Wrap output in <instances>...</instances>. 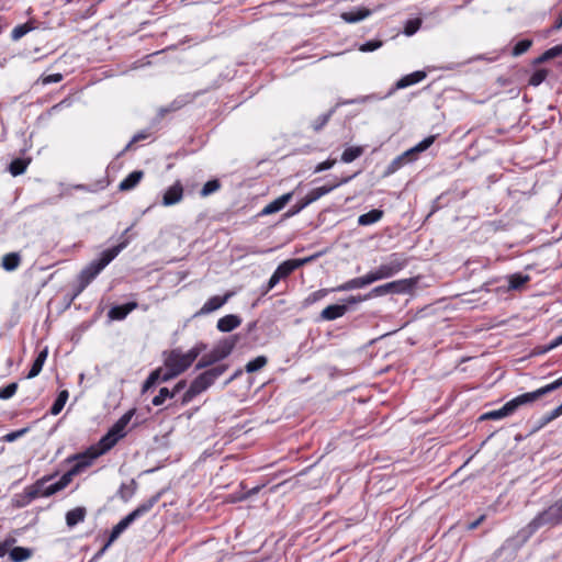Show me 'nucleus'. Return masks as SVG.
Segmentation results:
<instances>
[{
    "instance_id": "nucleus-5",
    "label": "nucleus",
    "mask_w": 562,
    "mask_h": 562,
    "mask_svg": "<svg viewBox=\"0 0 562 562\" xmlns=\"http://www.w3.org/2000/svg\"><path fill=\"white\" fill-rule=\"evenodd\" d=\"M135 414V408L127 411L123 414L108 432L99 440L98 451L94 456H100L111 450L120 439L126 436V427Z\"/></svg>"
},
{
    "instance_id": "nucleus-18",
    "label": "nucleus",
    "mask_w": 562,
    "mask_h": 562,
    "mask_svg": "<svg viewBox=\"0 0 562 562\" xmlns=\"http://www.w3.org/2000/svg\"><path fill=\"white\" fill-rule=\"evenodd\" d=\"M292 195H293L292 192H289V193H285L281 196H279L278 199L273 200L272 202H270L262 209V211L260 212V215H270V214L279 212L292 199Z\"/></svg>"
},
{
    "instance_id": "nucleus-60",
    "label": "nucleus",
    "mask_w": 562,
    "mask_h": 562,
    "mask_svg": "<svg viewBox=\"0 0 562 562\" xmlns=\"http://www.w3.org/2000/svg\"><path fill=\"white\" fill-rule=\"evenodd\" d=\"M206 344L199 342L194 347H192L188 352L190 355H194V360L206 349Z\"/></svg>"
},
{
    "instance_id": "nucleus-22",
    "label": "nucleus",
    "mask_w": 562,
    "mask_h": 562,
    "mask_svg": "<svg viewBox=\"0 0 562 562\" xmlns=\"http://www.w3.org/2000/svg\"><path fill=\"white\" fill-rule=\"evenodd\" d=\"M48 356V349L45 347L42 351L38 352L37 357L35 358L26 378L33 379L40 374V372L43 369V366L47 359Z\"/></svg>"
},
{
    "instance_id": "nucleus-13",
    "label": "nucleus",
    "mask_w": 562,
    "mask_h": 562,
    "mask_svg": "<svg viewBox=\"0 0 562 562\" xmlns=\"http://www.w3.org/2000/svg\"><path fill=\"white\" fill-rule=\"evenodd\" d=\"M183 198V187L180 181H176L169 187L162 195V205L171 206L179 203Z\"/></svg>"
},
{
    "instance_id": "nucleus-1",
    "label": "nucleus",
    "mask_w": 562,
    "mask_h": 562,
    "mask_svg": "<svg viewBox=\"0 0 562 562\" xmlns=\"http://www.w3.org/2000/svg\"><path fill=\"white\" fill-rule=\"evenodd\" d=\"M126 246L127 240L125 239L119 245L102 251L98 260H93L85 267L78 276V284L74 290L70 301L72 302Z\"/></svg>"
},
{
    "instance_id": "nucleus-3",
    "label": "nucleus",
    "mask_w": 562,
    "mask_h": 562,
    "mask_svg": "<svg viewBox=\"0 0 562 562\" xmlns=\"http://www.w3.org/2000/svg\"><path fill=\"white\" fill-rule=\"evenodd\" d=\"M227 364H220L200 373L191 382L189 389L180 398V405H188L194 397L205 392L210 386L214 384L216 379H218L227 370Z\"/></svg>"
},
{
    "instance_id": "nucleus-46",
    "label": "nucleus",
    "mask_w": 562,
    "mask_h": 562,
    "mask_svg": "<svg viewBox=\"0 0 562 562\" xmlns=\"http://www.w3.org/2000/svg\"><path fill=\"white\" fill-rule=\"evenodd\" d=\"M167 398H173V393L168 387H161L159 393L153 398L154 406H160Z\"/></svg>"
},
{
    "instance_id": "nucleus-40",
    "label": "nucleus",
    "mask_w": 562,
    "mask_h": 562,
    "mask_svg": "<svg viewBox=\"0 0 562 562\" xmlns=\"http://www.w3.org/2000/svg\"><path fill=\"white\" fill-rule=\"evenodd\" d=\"M562 415V404L559 405L558 407H555L553 411H551L550 413L543 415L540 419H539V425L537 427V429H541L542 427H544L546 425H548L549 423H551L552 420L557 419L558 417H560Z\"/></svg>"
},
{
    "instance_id": "nucleus-55",
    "label": "nucleus",
    "mask_w": 562,
    "mask_h": 562,
    "mask_svg": "<svg viewBox=\"0 0 562 562\" xmlns=\"http://www.w3.org/2000/svg\"><path fill=\"white\" fill-rule=\"evenodd\" d=\"M382 46V41H368L360 46L361 52H373Z\"/></svg>"
},
{
    "instance_id": "nucleus-38",
    "label": "nucleus",
    "mask_w": 562,
    "mask_h": 562,
    "mask_svg": "<svg viewBox=\"0 0 562 562\" xmlns=\"http://www.w3.org/2000/svg\"><path fill=\"white\" fill-rule=\"evenodd\" d=\"M268 362L266 356H258L255 359L250 360L246 366L245 370L248 373L257 372L262 369Z\"/></svg>"
},
{
    "instance_id": "nucleus-44",
    "label": "nucleus",
    "mask_w": 562,
    "mask_h": 562,
    "mask_svg": "<svg viewBox=\"0 0 562 562\" xmlns=\"http://www.w3.org/2000/svg\"><path fill=\"white\" fill-rule=\"evenodd\" d=\"M161 368L154 370L143 384L142 393H146L151 386H154L160 379Z\"/></svg>"
},
{
    "instance_id": "nucleus-52",
    "label": "nucleus",
    "mask_w": 562,
    "mask_h": 562,
    "mask_svg": "<svg viewBox=\"0 0 562 562\" xmlns=\"http://www.w3.org/2000/svg\"><path fill=\"white\" fill-rule=\"evenodd\" d=\"M125 530L123 525L117 522L111 530V533L109 536V539L105 543V547H110L119 537L120 535Z\"/></svg>"
},
{
    "instance_id": "nucleus-23",
    "label": "nucleus",
    "mask_w": 562,
    "mask_h": 562,
    "mask_svg": "<svg viewBox=\"0 0 562 562\" xmlns=\"http://www.w3.org/2000/svg\"><path fill=\"white\" fill-rule=\"evenodd\" d=\"M87 515V510L85 507H76L66 514V524L68 527L72 528L77 524L85 520Z\"/></svg>"
},
{
    "instance_id": "nucleus-24",
    "label": "nucleus",
    "mask_w": 562,
    "mask_h": 562,
    "mask_svg": "<svg viewBox=\"0 0 562 562\" xmlns=\"http://www.w3.org/2000/svg\"><path fill=\"white\" fill-rule=\"evenodd\" d=\"M512 414H514V411L512 409V406L507 402L501 408L483 414L481 416V419L482 420H485V419L496 420V419H502L507 416H510Z\"/></svg>"
},
{
    "instance_id": "nucleus-59",
    "label": "nucleus",
    "mask_w": 562,
    "mask_h": 562,
    "mask_svg": "<svg viewBox=\"0 0 562 562\" xmlns=\"http://www.w3.org/2000/svg\"><path fill=\"white\" fill-rule=\"evenodd\" d=\"M27 431V428H22L20 430H16V431H12V432H9L7 434L3 439L4 441L7 442H12L14 440H16L18 438H20L21 436H23L25 432Z\"/></svg>"
},
{
    "instance_id": "nucleus-31",
    "label": "nucleus",
    "mask_w": 562,
    "mask_h": 562,
    "mask_svg": "<svg viewBox=\"0 0 562 562\" xmlns=\"http://www.w3.org/2000/svg\"><path fill=\"white\" fill-rule=\"evenodd\" d=\"M370 15V10L359 9L357 11H348L341 14V19L347 23H356L362 21Z\"/></svg>"
},
{
    "instance_id": "nucleus-43",
    "label": "nucleus",
    "mask_w": 562,
    "mask_h": 562,
    "mask_svg": "<svg viewBox=\"0 0 562 562\" xmlns=\"http://www.w3.org/2000/svg\"><path fill=\"white\" fill-rule=\"evenodd\" d=\"M161 368L154 370L143 384L142 393H146L151 386H154L160 379Z\"/></svg>"
},
{
    "instance_id": "nucleus-53",
    "label": "nucleus",
    "mask_w": 562,
    "mask_h": 562,
    "mask_svg": "<svg viewBox=\"0 0 562 562\" xmlns=\"http://www.w3.org/2000/svg\"><path fill=\"white\" fill-rule=\"evenodd\" d=\"M131 485H132L131 487L127 486L126 484L121 485L119 494L122 499L127 501L134 494V492H135V481L134 480L132 481Z\"/></svg>"
},
{
    "instance_id": "nucleus-19",
    "label": "nucleus",
    "mask_w": 562,
    "mask_h": 562,
    "mask_svg": "<svg viewBox=\"0 0 562 562\" xmlns=\"http://www.w3.org/2000/svg\"><path fill=\"white\" fill-rule=\"evenodd\" d=\"M241 324V318L235 314H228L220 318L216 328L222 333H229Z\"/></svg>"
},
{
    "instance_id": "nucleus-30",
    "label": "nucleus",
    "mask_w": 562,
    "mask_h": 562,
    "mask_svg": "<svg viewBox=\"0 0 562 562\" xmlns=\"http://www.w3.org/2000/svg\"><path fill=\"white\" fill-rule=\"evenodd\" d=\"M160 495V493L153 495L149 499L137 506L132 513L135 515L136 518H139L140 516L145 515L158 503Z\"/></svg>"
},
{
    "instance_id": "nucleus-20",
    "label": "nucleus",
    "mask_w": 562,
    "mask_h": 562,
    "mask_svg": "<svg viewBox=\"0 0 562 562\" xmlns=\"http://www.w3.org/2000/svg\"><path fill=\"white\" fill-rule=\"evenodd\" d=\"M144 177V171L135 170L131 172L124 180L119 184V189L121 191H130L133 190Z\"/></svg>"
},
{
    "instance_id": "nucleus-47",
    "label": "nucleus",
    "mask_w": 562,
    "mask_h": 562,
    "mask_svg": "<svg viewBox=\"0 0 562 562\" xmlns=\"http://www.w3.org/2000/svg\"><path fill=\"white\" fill-rule=\"evenodd\" d=\"M548 76L547 69H537L531 77L529 78V85L533 87H538L541 85Z\"/></svg>"
},
{
    "instance_id": "nucleus-36",
    "label": "nucleus",
    "mask_w": 562,
    "mask_h": 562,
    "mask_svg": "<svg viewBox=\"0 0 562 562\" xmlns=\"http://www.w3.org/2000/svg\"><path fill=\"white\" fill-rule=\"evenodd\" d=\"M362 154L363 148L361 146L348 147L344 150L341 160L346 164H349L359 158Z\"/></svg>"
},
{
    "instance_id": "nucleus-33",
    "label": "nucleus",
    "mask_w": 562,
    "mask_h": 562,
    "mask_svg": "<svg viewBox=\"0 0 562 562\" xmlns=\"http://www.w3.org/2000/svg\"><path fill=\"white\" fill-rule=\"evenodd\" d=\"M29 164L30 159L15 158L10 162L8 169L12 176L16 177L25 172Z\"/></svg>"
},
{
    "instance_id": "nucleus-14",
    "label": "nucleus",
    "mask_w": 562,
    "mask_h": 562,
    "mask_svg": "<svg viewBox=\"0 0 562 562\" xmlns=\"http://www.w3.org/2000/svg\"><path fill=\"white\" fill-rule=\"evenodd\" d=\"M136 302H128L123 305L112 306L108 312V317L112 321H123L132 311L136 310Z\"/></svg>"
},
{
    "instance_id": "nucleus-26",
    "label": "nucleus",
    "mask_w": 562,
    "mask_h": 562,
    "mask_svg": "<svg viewBox=\"0 0 562 562\" xmlns=\"http://www.w3.org/2000/svg\"><path fill=\"white\" fill-rule=\"evenodd\" d=\"M383 214L384 213L382 210L373 209V210L369 211L368 213L361 214L358 217V224L361 226H368V225L374 224L383 217Z\"/></svg>"
},
{
    "instance_id": "nucleus-63",
    "label": "nucleus",
    "mask_w": 562,
    "mask_h": 562,
    "mask_svg": "<svg viewBox=\"0 0 562 562\" xmlns=\"http://www.w3.org/2000/svg\"><path fill=\"white\" fill-rule=\"evenodd\" d=\"M335 162H336V160H330V159L323 161L316 166L315 172H322L324 170H328L335 165Z\"/></svg>"
},
{
    "instance_id": "nucleus-7",
    "label": "nucleus",
    "mask_w": 562,
    "mask_h": 562,
    "mask_svg": "<svg viewBox=\"0 0 562 562\" xmlns=\"http://www.w3.org/2000/svg\"><path fill=\"white\" fill-rule=\"evenodd\" d=\"M194 362V355L189 352L183 353L180 349H172L165 352L164 364L166 369L173 370L176 373L181 374L191 367Z\"/></svg>"
},
{
    "instance_id": "nucleus-12",
    "label": "nucleus",
    "mask_w": 562,
    "mask_h": 562,
    "mask_svg": "<svg viewBox=\"0 0 562 562\" xmlns=\"http://www.w3.org/2000/svg\"><path fill=\"white\" fill-rule=\"evenodd\" d=\"M314 259V256L300 258V259H289L283 261L278 266L274 272L281 278H288L295 269L304 266L307 262H311Z\"/></svg>"
},
{
    "instance_id": "nucleus-16",
    "label": "nucleus",
    "mask_w": 562,
    "mask_h": 562,
    "mask_svg": "<svg viewBox=\"0 0 562 562\" xmlns=\"http://www.w3.org/2000/svg\"><path fill=\"white\" fill-rule=\"evenodd\" d=\"M349 311L347 304H333L328 305L321 312V319L335 321L342 317Z\"/></svg>"
},
{
    "instance_id": "nucleus-2",
    "label": "nucleus",
    "mask_w": 562,
    "mask_h": 562,
    "mask_svg": "<svg viewBox=\"0 0 562 562\" xmlns=\"http://www.w3.org/2000/svg\"><path fill=\"white\" fill-rule=\"evenodd\" d=\"M562 524V497L540 512L527 526L518 531V537L526 541L542 528H552Z\"/></svg>"
},
{
    "instance_id": "nucleus-62",
    "label": "nucleus",
    "mask_w": 562,
    "mask_h": 562,
    "mask_svg": "<svg viewBox=\"0 0 562 562\" xmlns=\"http://www.w3.org/2000/svg\"><path fill=\"white\" fill-rule=\"evenodd\" d=\"M178 375H179V374H178V373H176L173 370L167 369L166 371H164V370L161 369V374H160V379H159V381H161V382H167V381H169V380H171V379H173V378H176V376H178Z\"/></svg>"
},
{
    "instance_id": "nucleus-42",
    "label": "nucleus",
    "mask_w": 562,
    "mask_h": 562,
    "mask_svg": "<svg viewBox=\"0 0 562 562\" xmlns=\"http://www.w3.org/2000/svg\"><path fill=\"white\" fill-rule=\"evenodd\" d=\"M328 289H321L313 293H311L308 296H306L303 301V306L307 307L313 305L314 303L318 302L319 300L324 299L328 294Z\"/></svg>"
},
{
    "instance_id": "nucleus-34",
    "label": "nucleus",
    "mask_w": 562,
    "mask_h": 562,
    "mask_svg": "<svg viewBox=\"0 0 562 562\" xmlns=\"http://www.w3.org/2000/svg\"><path fill=\"white\" fill-rule=\"evenodd\" d=\"M35 29V25L32 21H29L24 24L16 25L11 33V38L13 41H19L24 35H26L29 32L33 31Z\"/></svg>"
},
{
    "instance_id": "nucleus-57",
    "label": "nucleus",
    "mask_w": 562,
    "mask_h": 562,
    "mask_svg": "<svg viewBox=\"0 0 562 562\" xmlns=\"http://www.w3.org/2000/svg\"><path fill=\"white\" fill-rule=\"evenodd\" d=\"M61 80H63V75L61 74H52V75H47V76H42L41 77V82L44 86L50 85V83H56V82H59Z\"/></svg>"
},
{
    "instance_id": "nucleus-27",
    "label": "nucleus",
    "mask_w": 562,
    "mask_h": 562,
    "mask_svg": "<svg viewBox=\"0 0 562 562\" xmlns=\"http://www.w3.org/2000/svg\"><path fill=\"white\" fill-rule=\"evenodd\" d=\"M414 157L408 154L406 150L402 155L397 156L395 159L391 161V164L387 166L385 175H391L397 171L401 167H403L406 162L413 161Z\"/></svg>"
},
{
    "instance_id": "nucleus-4",
    "label": "nucleus",
    "mask_w": 562,
    "mask_h": 562,
    "mask_svg": "<svg viewBox=\"0 0 562 562\" xmlns=\"http://www.w3.org/2000/svg\"><path fill=\"white\" fill-rule=\"evenodd\" d=\"M86 463H77L75 464L68 472H66L57 482L47 484L53 475H45L42 479L37 480L32 485L26 486L29 491L35 492V499L38 497H48L57 492L64 490L72 480V476L78 474L82 467Z\"/></svg>"
},
{
    "instance_id": "nucleus-15",
    "label": "nucleus",
    "mask_w": 562,
    "mask_h": 562,
    "mask_svg": "<svg viewBox=\"0 0 562 562\" xmlns=\"http://www.w3.org/2000/svg\"><path fill=\"white\" fill-rule=\"evenodd\" d=\"M541 397L542 396L539 390H536L533 392L524 393L514 397L513 400L508 401V404L512 406V409L515 413L519 407L524 405H529Z\"/></svg>"
},
{
    "instance_id": "nucleus-48",
    "label": "nucleus",
    "mask_w": 562,
    "mask_h": 562,
    "mask_svg": "<svg viewBox=\"0 0 562 562\" xmlns=\"http://www.w3.org/2000/svg\"><path fill=\"white\" fill-rule=\"evenodd\" d=\"M220 188H221V183H220V181H218L217 179L210 180V181H207V182L203 186V188H202V190H201L200 194H201L202 196H207V195H210V194H212V193L216 192Z\"/></svg>"
},
{
    "instance_id": "nucleus-28",
    "label": "nucleus",
    "mask_w": 562,
    "mask_h": 562,
    "mask_svg": "<svg viewBox=\"0 0 562 562\" xmlns=\"http://www.w3.org/2000/svg\"><path fill=\"white\" fill-rule=\"evenodd\" d=\"M35 499V492L29 491L27 487L20 494H15L13 497V505L18 508L27 506L32 501Z\"/></svg>"
},
{
    "instance_id": "nucleus-8",
    "label": "nucleus",
    "mask_w": 562,
    "mask_h": 562,
    "mask_svg": "<svg viewBox=\"0 0 562 562\" xmlns=\"http://www.w3.org/2000/svg\"><path fill=\"white\" fill-rule=\"evenodd\" d=\"M415 285V281L413 279H402L397 281H392L372 289L366 297H375L382 296L389 293H407Z\"/></svg>"
},
{
    "instance_id": "nucleus-35",
    "label": "nucleus",
    "mask_w": 562,
    "mask_h": 562,
    "mask_svg": "<svg viewBox=\"0 0 562 562\" xmlns=\"http://www.w3.org/2000/svg\"><path fill=\"white\" fill-rule=\"evenodd\" d=\"M435 138L436 137L434 135L426 137L422 142H419L416 146H414L413 148L408 149L407 150L408 154L412 156V158L414 157V160H415L417 154H419L422 151H425L427 148H429L434 144Z\"/></svg>"
},
{
    "instance_id": "nucleus-37",
    "label": "nucleus",
    "mask_w": 562,
    "mask_h": 562,
    "mask_svg": "<svg viewBox=\"0 0 562 562\" xmlns=\"http://www.w3.org/2000/svg\"><path fill=\"white\" fill-rule=\"evenodd\" d=\"M68 391L64 390L59 392L57 398L54 401L52 407H50V414L52 415H58L61 409L64 408L67 400H68Z\"/></svg>"
},
{
    "instance_id": "nucleus-9",
    "label": "nucleus",
    "mask_w": 562,
    "mask_h": 562,
    "mask_svg": "<svg viewBox=\"0 0 562 562\" xmlns=\"http://www.w3.org/2000/svg\"><path fill=\"white\" fill-rule=\"evenodd\" d=\"M407 263L408 260L404 255L394 252L390 255L387 261L382 263L378 269L382 278L387 279L402 271Z\"/></svg>"
},
{
    "instance_id": "nucleus-29",
    "label": "nucleus",
    "mask_w": 562,
    "mask_h": 562,
    "mask_svg": "<svg viewBox=\"0 0 562 562\" xmlns=\"http://www.w3.org/2000/svg\"><path fill=\"white\" fill-rule=\"evenodd\" d=\"M160 495V493L153 495L149 499L137 506L132 513L135 515L136 518H139L140 516L145 515L158 503Z\"/></svg>"
},
{
    "instance_id": "nucleus-10",
    "label": "nucleus",
    "mask_w": 562,
    "mask_h": 562,
    "mask_svg": "<svg viewBox=\"0 0 562 562\" xmlns=\"http://www.w3.org/2000/svg\"><path fill=\"white\" fill-rule=\"evenodd\" d=\"M355 177L353 176H349V177H346V178H341L340 180L338 181H335V182H331V183H326L322 187H318V188H314L312 189L305 196L307 199V202H315L317 201L318 199H321L323 195L329 193L330 191H333L335 188L339 187L340 184H344V183H347L348 181H350L352 178Z\"/></svg>"
},
{
    "instance_id": "nucleus-11",
    "label": "nucleus",
    "mask_w": 562,
    "mask_h": 562,
    "mask_svg": "<svg viewBox=\"0 0 562 562\" xmlns=\"http://www.w3.org/2000/svg\"><path fill=\"white\" fill-rule=\"evenodd\" d=\"M233 295L232 292H227L223 296L215 295L210 297L203 306L194 314V317L207 315L212 312L220 310Z\"/></svg>"
},
{
    "instance_id": "nucleus-45",
    "label": "nucleus",
    "mask_w": 562,
    "mask_h": 562,
    "mask_svg": "<svg viewBox=\"0 0 562 562\" xmlns=\"http://www.w3.org/2000/svg\"><path fill=\"white\" fill-rule=\"evenodd\" d=\"M532 45V41L529 38L521 40L516 43L513 47L512 55L517 57L525 54Z\"/></svg>"
},
{
    "instance_id": "nucleus-39",
    "label": "nucleus",
    "mask_w": 562,
    "mask_h": 562,
    "mask_svg": "<svg viewBox=\"0 0 562 562\" xmlns=\"http://www.w3.org/2000/svg\"><path fill=\"white\" fill-rule=\"evenodd\" d=\"M364 286H367V285L363 281V278L359 277V278L351 279V280L345 282L344 284H340L339 286L334 289V291H349V290H353V289H361Z\"/></svg>"
},
{
    "instance_id": "nucleus-64",
    "label": "nucleus",
    "mask_w": 562,
    "mask_h": 562,
    "mask_svg": "<svg viewBox=\"0 0 562 562\" xmlns=\"http://www.w3.org/2000/svg\"><path fill=\"white\" fill-rule=\"evenodd\" d=\"M137 518L135 515L131 512L128 515H126L123 519H121L119 522L123 525L125 529L130 527L132 522H134Z\"/></svg>"
},
{
    "instance_id": "nucleus-6",
    "label": "nucleus",
    "mask_w": 562,
    "mask_h": 562,
    "mask_svg": "<svg viewBox=\"0 0 562 562\" xmlns=\"http://www.w3.org/2000/svg\"><path fill=\"white\" fill-rule=\"evenodd\" d=\"M238 339L239 338L237 335L221 339L209 353H205L200 358L195 364V370L209 368L214 363L227 358L236 347Z\"/></svg>"
},
{
    "instance_id": "nucleus-50",
    "label": "nucleus",
    "mask_w": 562,
    "mask_h": 562,
    "mask_svg": "<svg viewBox=\"0 0 562 562\" xmlns=\"http://www.w3.org/2000/svg\"><path fill=\"white\" fill-rule=\"evenodd\" d=\"M311 204V202H307V199L306 196H304L303 199H301L294 206H292L291 210H289L284 216L286 217H290L292 215H295L297 213H300L303 209H305L306 206H308Z\"/></svg>"
},
{
    "instance_id": "nucleus-54",
    "label": "nucleus",
    "mask_w": 562,
    "mask_h": 562,
    "mask_svg": "<svg viewBox=\"0 0 562 562\" xmlns=\"http://www.w3.org/2000/svg\"><path fill=\"white\" fill-rule=\"evenodd\" d=\"M16 542L15 538L9 537L0 542V558L9 553L11 547Z\"/></svg>"
},
{
    "instance_id": "nucleus-21",
    "label": "nucleus",
    "mask_w": 562,
    "mask_h": 562,
    "mask_svg": "<svg viewBox=\"0 0 562 562\" xmlns=\"http://www.w3.org/2000/svg\"><path fill=\"white\" fill-rule=\"evenodd\" d=\"M426 78L425 71H414L409 75L402 77L395 85L396 89H404L412 85L418 83Z\"/></svg>"
},
{
    "instance_id": "nucleus-17",
    "label": "nucleus",
    "mask_w": 562,
    "mask_h": 562,
    "mask_svg": "<svg viewBox=\"0 0 562 562\" xmlns=\"http://www.w3.org/2000/svg\"><path fill=\"white\" fill-rule=\"evenodd\" d=\"M358 102V100H344V101H339L334 108H331L327 113L325 114H322L319 115L312 124V127L315 132H319L323 130V127L328 123V121L330 120V117L334 115V113L336 112V110L340 106V105H345V104H351V103H356Z\"/></svg>"
},
{
    "instance_id": "nucleus-41",
    "label": "nucleus",
    "mask_w": 562,
    "mask_h": 562,
    "mask_svg": "<svg viewBox=\"0 0 562 562\" xmlns=\"http://www.w3.org/2000/svg\"><path fill=\"white\" fill-rule=\"evenodd\" d=\"M530 280V277L522 273H515L509 277V288L518 290Z\"/></svg>"
},
{
    "instance_id": "nucleus-32",
    "label": "nucleus",
    "mask_w": 562,
    "mask_h": 562,
    "mask_svg": "<svg viewBox=\"0 0 562 562\" xmlns=\"http://www.w3.org/2000/svg\"><path fill=\"white\" fill-rule=\"evenodd\" d=\"M21 263V256L18 252H9L2 257V267L7 271H14Z\"/></svg>"
},
{
    "instance_id": "nucleus-56",
    "label": "nucleus",
    "mask_w": 562,
    "mask_h": 562,
    "mask_svg": "<svg viewBox=\"0 0 562 562\" xmlns=\"http://www.w3.org/2000/svg\"><path fill=\"white\" fill-rule=\"evenodd\" d=\"M362 278H363L366 285H369L375 281L383 279L379 269H376L374 271H370L368 274L363 276Z\"/></svg>"
},
{
    "instance_id": "nucleus-51",
    "label": "nucleus",
    "mask_w": 562,
    "mask_h": 562,
    "mask_svg": "<svg viewBox=\"0 0 562 562\" xmlns=\"http://www.w3.org/2000/svg\"><path fill=\"white\" fill-rule=\"evenodd\" d=\"M561 386H562V376L559 378L558 380L553 381L552 383L547 384L538 390L541 393V396H544V395L558 390Z\"/></svg>"
},
{
    "instance_id": "nucleus-49",
    "label": "nucleus",
    "mask_w": 562,
    "mask_h": 562,
    "mask_svg": "<svg viewBox=\"0 0 562 562\" xmlns=\"http://www.w3.org/2000/svg\"><path fill=\"white\" fill-rule=\"evenodd\" d=\"M18 390V383L12 382L8 384L7 386L0 389V398L1 400H8L11 398Z\"/></svg>"
},
{
    "instance_id": "nucleus-61",
    "label": "nucleus",
    "mask_w": 562,
    "mask_h": 562,
    "mask_svg": "<svg viewBox=\"0 0 562 562\" xmlns=\"http://www.w3.org/2000/svg\"><path fill=\"white\" fill-rule=\"evenodd\" d=\"M546 52H547L546 57H549L550 59L561 56L562 55V44L553 46V47L547 49Z\"/></svg>"
},
{
    "instance_id": "nucleus-25",
    "label": "nucleus",
    "mask_w": 562,
    "mask_h": 562,
    "mask_svg": "<svg viewBox=\"0 0 562 562\" xmlns=\"http://www.w3.org/2000/svg\"><path fill=\"white\" fill-rule=\"evenodd\" d=\"M33 555V550L24 547H14L10 549L9 557L12 562H24Z\"/></svg>"
},
{
    "instance_id": "nucleus-58",
    "label": "nucleus",
    "mask_w": 562,
    "mask_h": 562,
    "mask_svg": "<svg viewBox=\"0 0 562 562\" xmlns=\"http://www.w3.org/2000/svg\"><path fill=\"white\" fill-rule=\"evenodd\" d=\"M280 280L281 278L276 272H273L267 285L262 290V295H266L270 290H272L280 282Z\"/></svg>"
}]
</instances>
